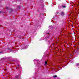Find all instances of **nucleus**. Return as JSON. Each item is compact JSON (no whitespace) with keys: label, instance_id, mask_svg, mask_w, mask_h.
Segmentation results:
<instances>
[{"label":"nucleus","instance_id":"obj_14","mask_svg":"<svg viewBox=\"0 0 79 79\" xmlns=\"http://www.w3.org/2000/svg\"><path fill=\"white\" fill-rule=\"evenodd\" d=\"M77 50H78V49H77Z\"/></svg>","mask_w":79,"mask_h":79},{"label":"nucleus","instance_id":"obj_2","mask_svg":"<svg viewBox=\"0 0 79 79\" xmlns=\"http://www.w3.org/2000/svg\"><path fill=\"white\" fill-rule=\"evenodd\" d=\"M62 7L63 8H66V6H62Z\"/></svg>","mask_w":79,"mask_h":79},{"label":"nucleus","instance_id":"obj_11","mask_svg":"<svg viewBox=\"0 0 79 79\" xmlns=\"http://www.w3.org/2000/svg\"><path fill=\"white\" fill-rule=\"evenodd\" d=\"M2 13L1 11H0V13Z\"/></svg>","mask_w":79,"mask_h":79},{"label":"nucleus","instance_id":"obj_12","mask_svg":"<svg viewBox=\"0 0 79 79\" xmlns=\"http://www.w3.org/2000/svg\"><path fill=\"white\" fill-rule=\"evenodd\" d=\"M10 50V52H11V50Z\"/></svg>","mask_w":79,"mask_h":79},{"label":"nucleus","instance_id":"obj_7","mask_svg":"<svg viewBox=\"0 0 79 79\" xmlns=\"http://www.w3.org/2000/svg\"><path fill=\"white\" fill-rule=\"evenodd\" d=\"M77 66H79V64H77Z\"/></svg>","mask_w":79,"mask_h":79},{"label":"nucleus","instance_id":"obj_15","mask_svg":"<svg viewBox=\"0 0 79 79\" xmlns=\"http://www.w3.org/2000/svg\"><path fill=\"white\" fill-rule=\"evenodd\" d=\"M2 52H1V53H2Z\"/></svg>","mask_w":79,"mask_h":79},{"label":"nucleus","instance_id":"obj_9","mask_svg":"<svg viewBox=\"0 0 79 79\" xmlns=\"http://www.w3.org/2000/svg\"><path fill=\"white\" fill-rule=\"evenodd\" d=\"M17 66H19V65H17Z\"/></svg>","mask_w":79,"mask_h":79},{"label":"nucleus","instance_id":"obj_5","mask_svg":"<svg viewBox=\"0 0 79 79\" xmlns=\"http://www.w3.org/2000/svg\"><path fill=\"white\" fill-rule=\"evenodd\" d=\"M10 11H9V13H11V12H12V11H13V10L12 9H11Z\"/></svg>","mask_w":79,"mask_h":79},{"label":"nucleus","instance_id":"obj_3","mask_svg":"<svg viewBox=\"0 0 79 79\" xmlns=\"http://www.w3.org/2000/svg\"><path fill=\"white\" fill-rule=\"evenodd\" d=\"M16 78L17 79H19V76H18V75H17L16 77Z\"/></svg>","mask_w":79,"mask_h":79},{"label":"nucleus","instance_id":"obj_6","mask_svg":"<svg viewBox=\"0 0 79 79\" xmlns=\"http://www.w3.org/2000/svg\"><path fill=\"white\" fill-rule=\"evenodd\" d=\"M53 77H54V78L57 77V76L56 75H55V76H53Z\"/></svg>","mask_w":79,"mask_h":79},{"label":"nucleus","instance_id":"obj_13","mask_svg":"<svg viewBox=\"0 0 79 79\" xmlns=\"http://www.w3.org/2000/svg\"><path fill=\"white\" fill-rule=\"evenodd\" d=\"M6 8H8V7H6Z\"/></svg>","mask_w":79,"mask_h":79},{"label":"nucleus","instance_id":"obj_1","mask_svg":"<svg viewBox=\"0 0 79 79\" xmlns=\"http://www.w3.org/2000/svg\"><path fill=\"white\" fill-rule=\"evenodd\" d=\"M64 12L63 11H61L60 12V15L61 16H64Z\"/></svg>","mask_w":79,"mask_h":79},{"label":"nucleus","instance_id":"obj_8","mask_svg":"<svg viewBox=\"0 0 79 79\" xmlns=\"http://www.w3.org/2000/svg\"><path fill=\"white\" fill-rule=\"evenodd\" d=\"M8 50H10V48H8V49H7V50H8Z\"/></svg>","mask_w":79,"mask_h":79},{"label":"nucleus","instance_id":"obj_4","mask_svg":"<svg viewBox=\"0 0 79 79\" xmlns=\"http://www.w3.org/2000/svg\"><path fill=\"white\" fill-rule=\"evenodd\" d=\"M47 64V61H45L44 66H45Z\"/></svg>","mask_w":79,"mask_h":79},{"label":"nucleus","instance_id":"obj_10","mask_svg":"<svg viewBox=\"0 0 79 79\" xmlns=\"http://www.w3.org/2000/svg\"><path fill=\"white\" fill-rule=\"evenodd\" d=\"M18 8H19V6Z\"/></svg>","mask_w":79,"mask_h":79}]
</instances>
